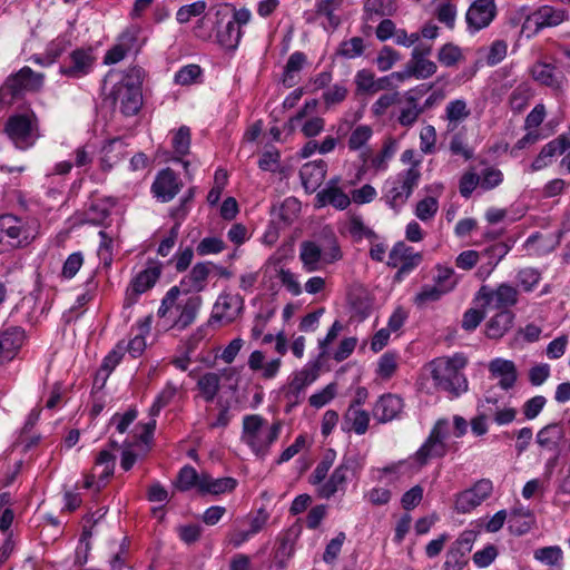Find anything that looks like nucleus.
Segmentation results:
<instances>
[{"mask_svg":"<svg viewBox=\"0 0 570 570\" xmlns=\"http://www.w3.org/2000/svg\"><path fill=\"white\" fill-rule=\"evenodd\" d=\"M351 311L358 321L367 318L372 312V302L364 294H352L350 296Z\"/></svg>","mask_w":570,"mask_h":570,"instance_id":"de8ad7c7","label":"nucleus"},{"mask_svg":"<svg viewBox=\"0 0 570 570\" xmlns=\"http://www.w3.org/2000/svg\"><path fill=\"white\" fill-rule=\"evenodd\" d=\"M402 409L403 400L395 394L387 393L382 395L374 404L373 416L380 423H386L397 417Z\"/></svg>","mask_w":570,"mask_h":570,"instance_id":"4be33fe9","label":"nucleus"},{"mask_svg":"<svg viewBox=\"0 0 570 570\" xmlns=\"http://www.w3.org/2000/svg\"><path fill=\"white\" fill-rule=\"evenodd\" d=\"M534 558L544 564L557 566L561 562L563 553L560 547L550 546L537 549Z\"/></svg>","mask_w":570,"mask_h":570,"instance_id":"4d7b16f0","label":"nucleus"},{"mask_svg":"<svg viewBox=\"0 0 570 570\" xmlns=\"http://www.w3.org/2000/svg\"><path fill=\"white\" fill-rule=\"evenodd\" d=\"M344 0H317L315 3V12L317 16H324L331 28L336 29L341 19L334 12L340 10Z\"/></svg>","mask_w":570,"mask_h":570,"instance_id":"e433bc0d","label":"nucleus"},{"mask_svg":"<svg viewBox=\"0 0 570 570\" xmlns=\"http://www.w3.org/2000/svg\"><path fill=\"white\" fill-rule=\"evenodd\" d=\"M354 82L355 95H374L375 75L370 69H361L356 72Z\"/></svg>","mask_w":570,"mask_h":570,"instance_id":"8fccbe9b","label":"nucleus"},{"mask_svg":"<svg viewBox=\"0 0 570 570\" xmlns=\"http://www.w3.org/2000/svg\"><path fill=\"white\" fill-rule=\"evenodd\" d=\"M462 59L461 49L451 42L442 46L438 52L439 62L445 67H454Z\"/></svg>","mask_w":570,"mask_h":570,"instance_id":"603ef678","label":"nucleus"},{"mask_svg":"<svg viewBox=\"0 0 570 570\" xmlns=\"http://www.w3.org/2000/svg\"><path fill=\"white\" fill-rule=\"evenodd\" d=\"M570 148V138L567 135H560L553 140L546 144L537 156L539 164L543 157H556L561 155Z\"/></svg>","mask_w":570,"mask_h":570,"instance_id":"79ce46f5","label":"nucleus"},{"mask_svg":"<svg viewBox=\"0 0 570 570\" xmlns=\"http://www.w3.org/2000/svg\"><path fill=\"white\" fill-rule=\"evenodd\" d=\"M568 19L564 9L554 8L552 6H541L534 12L525 16L522 24V32H527V37L537 35L544 28L557 27Z\"/></svg>","mask_w":570,"mask_h":570,"instance_id":"9b49d317","label":"nucleus"},{"mask_svg":"<svg viewBox=\"0 0 570 570\" xmlns=\"http://www.w3.org/2000/svg\"><path fill=\"white\" fill-rule=\"evenodd\" d=\"M476 537L478 532L474 530L463 531L446 550L442 570H463L469 564V553Z\"/></svg>","mask_w":570,"mask_h":570,"instance_id":"f8f14e48","label":"nucleus"},{"mask_svg":"<svg viewBox=\"0 0 570 570\" xmlns=\"http://www.w3.org/2000/svg\"><path fill=\"white\" fill-rule=\"evenodd\" d=\"M489 371L493 377H499V386L504 390H511L518 380L515 364L510 360L494 358L489 364Z\"/></svg>","mask_w":570,"mask_h":570,"instance_id":"5701e85b","label":"nucleus"},{"mask_svg":"<svg viewBox=\"0 0 570 570\" xmlns=\"http://www.w3.org/2000/svg\"><path fill=\"white\" fill-rule=\"evenodd\" d=\"M410 90L405 95L406 106L400 110L397 121L402 127H412L423 114L417 102V97Z\"/></svg>","mask_w":570,"mask_h":570,"instance_id":"7c9ffc66","label":"nucleus"},{"mask_svg":"<svg viewBox=\"0 0 570 570\" xmlns=\"http://www.w3.org/2000/svg\"><path fill=\"white\" fill-rule=\"evenodd\" d=\"M242 38V30L238 26L234 24L230 20L226 22L223 28L217 30L218 43L228 49L234 50L237 48Z\"/></svg>","mask_w":570,"mask_h":570,"instance_id":"4c0bfd02","label":"nucleus"},{"mask_svg":"<svg viewBox=\"0 0 570 570\" xmlns=\"http://www.w3.org/2000/svg\"><path fill=\"white\" fill-rule=\"evenodd\" d=\"M110 212L100 203H91L85 212V222L91 225L100 226L109 217Z\"/></svg>","mask_w":570,"mask_h":570,"instance_id":"0e129e2a","label":"nucleus"},{"mask_svg":"<svg viewBox=\"0 0 570 570\" xmlns=\"http://www.w3.org/2000/svg\"><path fill=\"white\" fill-rule=\"evenodd\" d=\"M202 304L203 299L198 295L190 296L184 303H179L177 305L179 315L173 323L171 327L178 331H184L190 326L195 322Z\"/></svg>","mask_w":570,"mask_h":570,"instance_id":"393cba45","label":"nucleus"},{"mask_svg":"<svg viewBox=\"0 0 570 570\" xmlns=\"http://www.w3.org/2000/svg\"><path fill=\"white\" fill-rule=\"evenodd\" d=\"M433 279L434 284L444 289L445 293L451 292L456 285L454 269L448 266L438 265Z\"/></svg>","mask_w":570,"mask_h":570,"instance_id":"5fc2aeb1","label":"nucleus"},{"mask_svg":"<svg viewBox=\"0 0 570 570\" xmlns=\"http://www.w3.org/2000/svg\"><path fill=\"white\" fill-rule=\"evenodd\" d=\"M421 176L420 161H414L407 169L397 173L392 181H386L390 187L382 199L391 209L400 212L417 187Z\"/></svg>","mask_w":570,"mask_h":570,"instance_id":"0eeeda50","label":"nucleus"},{"mask_svg":"<svg viewBox=\"0 0 570 570\" xmlns=\"http://www.w3.org/2000/svg\"><path fill=\"white\" fill-rule=\"evenodd\" d=\"M482 501L472 491V489L464 490L456 495L455 509L460 513H468L479 507Z\"/></svg>","mask_w":570,"mask_h":570,"instance_id":"864d4df0","label":"nucleus"},{"mask_svg":"<svg viewBox=\"0 0 570 570\" xmlns=\"http://www.w3.org/2000/svg\"><path fill=\"white\" fill-rule=\"evenodd\" d=\"M45 75L24 66L9 75L0 86V109L12 106L27 92H39L43 88Z\"/></svg>","mask_w":570,"mask_h":570,"instance_id":"39448f33","label":"nucleus"},{"mask_svg":"<svg viewBox=\"0 0 570 570\" xmlns=\"http://www.w3.org/2000/svg\"><path fill=\"white\" fill-rule=\"evenodd\" d=\"M409 68L416 79H426L436 72V63L429 59L409 60Z\"/></svg>","mask_w":570,"mask_h":570,"instance_id":"13d9d810","label":"nucleus"},{"mask_svg":"<svg viewBox=\"0 0 570 570\" xmlns=\"http://www.w3.org/2000/svg\"><path fill=\"white\" fill-rule=\"evenodd\" d=\"M450 436L449 422L445 419L438 420L430 431L429 436L413 454L412 459L420 468L425 466L430 460L442 459L449 452H456L458 444L449 443Z\"/></svg>","mask_w":570,"mask_h":570,"instance_id":"423d86ee","label":"nucleus"},{"mask_svg":"<svg viewBox=\"0 0 570 570\" xmlns=\"http://www.w3.org/2000/svg\"><path fill=\"white\" fill-rule=\"evenodd\" d=\"M478 185H480V176L473 170L465 171L459 180V191L462 197L468 199Z\"/></svg>","mask_w":570,"mask_h":570,"instance_id":"338daca9","label":"nucleus"},{"mask_svg":"<svg viewBox=\"0 0 570 570\" xmlns=\"http://www.w3.org/2000/svg\"><path fill=\"white\" fill-rule=\"evenodd\" d=\"M497 14L494 0H475L468 9L465 20L472 31L488 27Z\"/></svg>","mask_w":570,"mask_h":570,"instance_id":"a211bd4d","label":"nucleus"},{"mask_svg":"<svg viewBox=\"0 0 570 570\" xmlns=\"http://www.w3.org/2000/svg\"><path fill=\"white\" fill-rule=\"evenodd\" d=\"M439 202L434 197H425L421 199L415 207V216L422 220H431L438 213Z\"/></svg>","mask_w":570,"mask_h":570,"instance_id":"052dcab7","label":"nucleus"},{"mask_svg":"<svg viewBox=\"0 0 570 570\" xmlns=\"http://www.w3.org/2000/svg\"><path fill=\"white\" fill-rule=\"evenodd\" d=\"M206 8L207 3L203 0L183 6L176 13V20L181 24L187 23L193 17H202Z\"/></svg>","mask_w":570,"mask_h":570,"instance_id":"bf43d9fd","label":"nucleus"},{"mask_svg":"<svg viewBox=\"0 0 570 570\" xmlns=\"http://www.w3.org/2000/svg\"><path fill=\"white\" fill-rule=\"evenodd\" d=\"M399 102H401L399 91L384 94L372 105V112L376 117H382L391 106Z\"/></svg>","mask_w":570,"mask_h":570,"instance_id":"69168bd1","label":"nucleus"},{"mask_svg":"<svg viewBox=\"0 0 570 570\" xmlns=\"http://www.w3.org/2000/svg\"><path fill=\"white\" fill-rule=\"evenodd\" d=\"M26 337V331L21 326H9L0 331V366L18 355Z\"/></svg>","mask_w":570,"mask_h":570,"instance_id":"dca6fc26","label":"nucleus"},{"mask_svg":"<svg viewBox=\"0 0 570 570\" xmlns=\"http://www.w3.org/2000/svg\"><path fill=\"white\" fill-rule=\"evenodd\" d=\"M161 275V264L151 262L144 271L139 272L126 289L124 308L132 307L141 294L155 286Z\"/></svg>","mask_w":570,"mask_h":570,"instance_id":"4468645a","label":"nucleus"},{"mask_svg":"<svg viewBox=\"0 0 570 570\" xmlns=\"http://www.w3.org/2000/svg\"><path fill=\"white\" fill-rule=\"evenodd\" d=\"M200 475L197 473L196 469L191 465L183 466L177 475L175 481V487L181 491L186 492L194 487L199 489Z\"/></svg>","mask_w":570,"mask_h":570,"instance_id":"37998d69","label":"nucleus"},{"mask_svg":"<svg viewBox=\"0 0 570 570\" xmlns=\"http://www.w3.org/2000/svg\"><path fill=\"white\" fill-rule=\"evenodd\" d=\"M238 482L232 476L214 479L208 473L200 474L199 492L214 495L233 492Z\"/></svg>","mask_w":570,"mask_h":570,"instance_id":"a878e982","label":"nucleus"},{"mask_svg":"<svg viewBox=\"0 0 570 570\" xmlns=\"http://www.w3.org/2000/svg\"><path fill=\"white\" fill-rule=\"evenodd\" d=\"M39 224L33 218H22L11 214L0 216V253L24 248L38 235Z\"/></svg>","mask_w":570,"mask_h":570,"instance_id":"7ed1b4c3","label":"nucleus"},{"mask_svg":"<svg viewBox=\"0 0 570 570\" xmlns=\"http://www.w3.org/2000/svg\"><path fill=\"white\" fill-rule=\"evenodd\" d=\"M471 115L466 102L463 99H455L450 101L445 107V118L449 120L451 130L455 129L458 124L465 120Z\"/></svg>","mask_w":570,"mask_h":570,"instance_id":"a19ab883","label":"nucleus"},{"mask_svg":"<svg viewBox=\"0 0 570 570\" xmlns=\"http://www.w3.org/2000/svg\"><path fill=\"white\" fill-rule=\"evenodd\" d=\"M320 206L332 205L336 209H345L351 204V198L338 187L330 186L316 195Z\"/></svg>","mask_w":570,"mask_h":570,"instance_id":"c756f323","label":"nucleus"},{"mask_svg":"<svg viewBox=\"0 0 570 570\" xmlns=\"http://www.w3.org/2000/svg\"><path fill=\"white\" fill-rule=\"evenodd\" d=\"M115 460L116 456L108 450L100 451L95 460L96 465L102 466V471L98 476V481L96 482L95 474H87L85 476L83 488L91 489L95 484H97V490L99 491L102 487H105L108 479L114 474Z\"/></svg>","mask_w":570,"mask_h":570,"instance_id":"b1692460","label":"nucleus"},{"mask_svg":"<svg viewBox=\"0 0 570 570\" xmlns=\"http://www.w3.org/2000/svg\"><path fill=\"white\" fill-rule=\"evenodd\" d=\"M444 294V289L439 287L438 285H424L421 291L414 297V304L417 307H422L429 302L439 301Z\"/></svg>","mask_w":570,"mask_h":570,"instance_id":"680f3d73","label":"nucleus"},{"mask_svg":"<svg viewBox=\"0 0 570 570\" xmlns=\"http://www.w3.org/2000/svg\"><path fill=\"white\" fill-rule=\"evenodd\" d=\"M144 76L145 71L141 67L132 66L125 71L110 92L114 106L127 117L138 114L142 107Z\"/></svg>","mask_w":570,"mask_h":570,"instance_id":"f03ea898","label":"nucleus"},{"mask_svg":"<svg viewBox=\"0 0 570 570\" xmlns=\"http://www.w3.org/2000/svg\"><path fill=\"white\" fill-rule=\"evenodd\" d=\"M320 363L308 362L302 370L293 373L291 381L284 387L286 412L301 404L305 397V389L317 380L320 375Z\"/></svg>","mask_w":570,"mask_h":570,"instance_id":"1a4fd4ad","label":"nucleus"},{"mask_svg":"<svg viewBox=\"0 0 570 570\" xmlns=\"http://www.w3.org/2000/svg\"><path fill=\"white\" fill-rule=\"evenodd\" d=\"M214 312L208 321V324L212 322H218L223 318H227L228 322L234 321V318L239 315L244 308V298L236 294L222 293L216 301Z\"/></svg>","mask_w":570,"mask_h":570,"instance_id":"6ab92c4d","label":"nucleus"},{"mask_svg":"<svg viewBox=\"0 0 570 570\" xmlns=\"http://www.w3.org/2000/svg\"><path fill=\"white\" fill-rule=\"evenodd\" d=\"M202 76V68L198 65H187L180 68L175 75V82L180 86H189L197 82Z\"/></svg>","mask_w":570,"mask_h":570,"instance_id":"e2e57ef3","label":"nucleus"},{"mask_svg":"<svg viewBox=\"0 0 570 570\" xmlns=\"http://www.w3.org/2000/svg\"><path fill=\"white\" fill-rule=\"evenodd\" d=\"M397 10L396 0H365L363 11L366 19L390 17Z\"/></svg>","mask_w":570,"mask_h":570,"instance_id":"473e14b6","label":"nucleus"},{"mask_svg":"<svg viewBox=\"0 0 570 570\" xmlns=\"http://www.w3.org/2000/svg\"><path fill=\"white\" fill-rule=\"evenodd\" d=\"M475 301L482 308L489 307L498 312L511 309L519 302V291L508 283H502L495 288L482 285L475 294Z\"/></svg>","mask_w":570,"mask_h":570,"instance_id":"9d476101","label":"nucleus"},{"mask_svg":"<svg viewBox=\"0 0 570 570\" xmlns=\"http://www.w3.org/2000/svg\"><path fill=\"white\" fill-rule=\"evenodd\" d=\"M348 95V89L343 83H335L322 95L323 102L328 109L332 106L342 104Z\"/></svg>","mask_w":570,"mask_h":570,"instance_id":"6e6d98bb","label":"nucleus"},{"mask_svg":"<svg viewBox=\"0 0 570 570\" xmlns=\"http://www.w3.org/2000/svg\"><path fill=\"white\" fill-rule=\"evenodd\" d=\"M299 259L306 272H315L320 268V262L323 261L322 248L314 242L305 240L301 244Z\"/></svg>","mask_w":570,"mask_h":570,"instance_id":"c85d7f7f","label":"nucleus"},{"mask_svg":"<svg viewBox=\"0 0 570 570\" xmlns=\"http://www.w3.org/2000/svg\"><path fill=\"white\" fill-rule=\"evenodd\" d=\"M365 49L364 40L361 37H353L350 40L340 43L335 55L352 59L363 55Z\"/></svg>","mask_w":570,"mask_h":570,"instance_id":"09e8293b","label":"nucleus"},{"mask_svg":"<svg viewBox=\"0 0 570 570\" xmlns=\"http://www.w3.org/2000/svg\"><path fill=\"white\" fill-rule=\"evenodd\" d=\"M326 175V164L324 160L311 161L299 170V176L305 187L308 185L316 186Z\"/></svg>","mask_w":570,"mask_h":570,"instance_id":"c9c22d12","label":"nucleus"},{"mask_svg":"<svg viewBox=\"0 0 570 570\" xmlns=\"http://www.w3.org/2000/svg\"><path fill=\"white\" fill-rule=\"evenodd\" d=\"M282 430V422L276 421L274 422L268 430L263 431L258 433V439L261 443H263L261 449L257 448H250L257 455H265L269 449V446L278 439L279 433Z\"/></svg>","mask_w":570,"mask_h":570,"instance_id":"49530a36","label":"nucleus"},{"mask_svg":"<svg viewBox=\"0 0 570 570\" xmlns=\"http://www.w3.org/2000/svg\"><path fill=\"white\" fill-rule=\"evenodd\" d=\"M124 353L120 350H112L109 352L105 358L102 360V363L100 365V368L98 370L95 379V383L97 384L99 380H101V386L106 383V380L108 379L109 374L115 370V367L120 363L122 360Z\"/></svg>","mask_w":570,"mask_h":570,"instance_id":"c03bdc74","label":"nucleus"},{"mask_svg":"<svg viewBox=\"0 0 570 570\" xmlns=\"http://www.w3.org/2000/svg\"><path fill=\"white\" fill-rule=\"evenodd\" d=\"M400 58L401 56L396 50L389 46H384L376 57V65L379 70H390L394 66V63L400 60Z\"/></svg>","mask_w":570,"mask_h":570,"instance_id":"774afa93","label":"nucleus"},{"mask_svg":"<svg viewBox=\"0 0 570 570\" xmlns=\"http://www.w3.org/2000/svg\"><path fill=\"white\" fill-rule=\"evenodd\" d=\"M266 420L258 414L245 415L243 419L242 439L249 448L261 449L263 443L258 439V433L263 429Z\"/></svg>","mask_w":570,"mask_h":570,"instance_id":"bb28decb","label":"nucleus"},{"mask_svg":"<svg viewBox=\"0 0 570 570\" xmlns=\"http://www.w3.org/2000/svg\"><path fill=\"white\" fill-rule=\"evenodd\" d=\"M465 365L466 358L456 354L436 357L428 364V368L436 389L458 397L468 391V380L462 372Z\"/></svg>","mask_w":570,"mask_h":570,"instance_id":"f257e3e1","label":"nucleus"},{"mask_svg":"<svg viewBox=\"0 0 570 570\" xmlns=\"http://www.w3.org/2000/svg\"><path fill=\"white\" fill-rule=\"evenodd\" d=\"M395 151L396 141L392 138H389L384 141L381 151L372 158V167L375 170H385L387 168L389 160L394 156Z\"/></svg>","mask_w":570,"mask_h":570,"instance_id":"3c124183","label":"nucleus"},{"mask_svg":"<svg viewBox=\"0 0 570 570\" xmlns=\"http://www.w3.org/2000/svg\"><path fill=\"white\" fill-rule=\"evenodd\" d=\"M307 61V57L302 51L293 52L284 67L283 85L292 88L296 85L294 73L299 72Z\"/></svg>","mask_w":570,"mask_h":570,"instance_id":"72a5a7b5","label":"nucleus"},{"mask_svg":"<svg viewBox=\"0 0 570 570\" xmlns=\"http://www.w3.org/2000/svg\"><path fill=\"white\" fill-rule=\"evenodd\" d=\"M511 247L504 243L499 242L495 244H492L491 246L487 247L480 255L488 258V271L487 275H489L494 267L500 263V261L510 252Z\"/></svg>","mask_w":570,"mask_h":570,"instance_id":"a18cd8bd","label":"nucleus"},{"mask_svg":"<svg viewBox=\"0 0 570 570\" xmlns=\"http://www.w3.org/2000/svg\"><path fill=\"white\" fill-rule=\"evenodd\" d=\"M563 428L558 423L548 424L537 434L538 444L547 450H556L563 439Z\"/></svg>","mask_w":570,"mask_h":570,"instance_id":"2f4dec72","label":"nucleus"},{"mask_svg":"<svg viewBox=\"0 0 570 570\" xmlns=\"http://www.w3.org/2000/svg\"><path fill=\"white\" fill-rule=\"evenodd\" d=\"M3 134L20 150L31 148L40 137V120L35 110L28 107L22 112H14L3 125Z\"/></svg>","mask_w":570,"mask_h":570,"instance_id":"20e7f679","label":"nucleus"},{"mask_svg":"<svg viewBox=\"0 0 570 570\" xmlns=\"http://www.w3.org/2000/svg\"><path fill=\"white\" fill-rule=\"evenodd\" d=\"M423 261L419 252L407 246L404 242H397L389 254L387 265L397 268L394 279L401 282L406 275L413 272Z\"/></svg>","mask_w":570,"mask_h":570,"instance_id":"ddd939ff","label":"nucleus"},{"mask_svg":"<svg viewBox=\"0 0 570 570\" xmlns=\"http://www.w3.org/2000/svg\"><path fill=\"white\" fill-rule=\"evenodd\" d=\"M212 266L213 263L210 262H202L193 266L189 274L187 275V278L191 284L193 291L199 293L205 289Z\"/></svg>","mask_w":570,"mask_h":570,"instance_id":"ea45409f","label":"nucleus"},{"mask_svg":"<svg viewBox=\"0 0 570 570\" xmlns=\"http://www.w3.org/2000/svg\"><path fill=\"white\" fill-rule=\"evenodd\" d=\"M190 128L187 126H180L178 130L173 136V149L179 156L177 158L188 171L189 161L183 160L181 157L186 156L189 153L190 148Z\"/></svg>","mask_w":570,"mask_h":570,"instance_id":"f704fd0d","label":"nucleus"},{"mask_svg":"<svg viewBox=\"0 0 570 570\" xmlns=\"http://www.w3.org/2000/svg\"><path fill=\"white\" fill-rule=\"evenodd\" d=\"M345 422L351 424V429L356 434H364L368 429L370 415L366 411L356 407L355 405H350L345 413Z\"/></svg>","mask_w":570,"mask_h":570,"instance_id":"58836bf2","label":"nucleus"},{"mask_svg":"<svg viewBox=\"0 0 570 570\" xmlns=\"http://www.w3.org/2000/svg\"><path fill=\"white\" fill-rule=\"evenodd\" d=\"M532 78L542 86L550 87L554 90L561 89L564 75L554 65L538 61L531 67Z\"/></svg>","mask_w":570,"mask_h":570,"instance_id":"412c9836","label":"nucleus"},{"mask_svg":"<svg viewBox=\"0 0 570 570\" xmlns=\"http://www.w3.org/2000/svg\"><path fill=\"white\" fill-rule=\"evenodd\" d=\"M96 58L91 49L78 48L70 52L68 60L60 66V73L72 79H80L89 75Z\"/></svg>","mask_w":570,"mask_h":570,"instance_id":"2eb2a0df","label":"nucleus"},{"mask_svg":"<svg viewBox=\"0 0 570 570\" xmlns=\"http://www.w3.org/2000/svg\"><path fill=\"white\" fill-rule=\"evenodd\" d=\"M515 314L511 309L499 311L484 324V335L489 340L499 341L514 326Z\"/></svg>","mask_w":570,"mask_h":570,"instance_id":"aec40b11","label":"nucleus"},{"mask_svg":"<svg viewBox=\"0 0 570 570\" xmlns=\"http://www.w3.org/2000/svg\"><path fill=\"white\" fill-rule=\"evenodd\" d=\"M196 387L206 403H212L220 390V376L215 372H206L197 380Z\"/></svg>","mask_w":570,"mask_h":570,"instance_id":"cd10ccee","label":"nucleus"},{"mask_svg":"<svg viewBox=\"0 0 570 570\" xmlns=\"http://www.w3.org/2000/svg\"><path fill=\"white\" fill-rule=\"evenodd\" d=\"M181 187L183 181L177 174L171 168H165L157 174L151 191L157 199L167 203L175 198Z\"/></svg>","mask_w":570,"mask_h":570,"instance_id":"f3484780","label":"nucleus"},{"mask_svg":"<svg viewBox=\"0 0 570 570\" xmlns=\"http://www.w3.org/2000/svg\"><path fill=\"white\" fill-rule=\"evenodd\" d=\"M361 469L362 464L357 454H345L328 479L316 488L317 497L330 500L337 493L344 494L348 480Z\"/></svg>","mask_w":570,"mask_h":570,"instance_id":"6e6552de","label":"nucleus"}]
</instances>
